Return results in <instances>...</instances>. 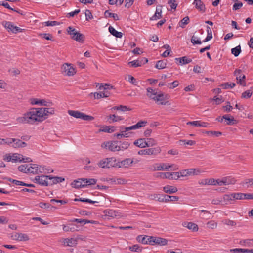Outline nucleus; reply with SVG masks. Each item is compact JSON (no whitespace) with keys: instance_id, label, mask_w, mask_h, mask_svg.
Instances as JSON below:
<instances>
[{"instance_id":"obj_1","label":"nucleus","mask_w":253,"mask_h":253,"mask_svg":"<svg viewBox=\"0 0 253 253\" xmlns=\"http://www.w3.org/2000/svg\"><path fill=\"white\" fill-rule=\"evenodd\" d=\"M54 113L53 108H41L33 109L30 111L25 113L23 116L16 119L20 123H29L33 124L35 122H42L51 114Z\"/></svg>"},{"instance_id":"obj_2","label":"nucleus","mask_w":253,"mask_h":253,"mask_svg":"<svg viewBox=\"0 0 253 253\" xmlns=\"http://www.w3.org/2000/svg\"><path fill=\"white\" fill-rule=\"evenodd\" d=\"M67 32L71 36L72 39L79 42H83L84 40V36L77 31L76 29L71 26H69L67 29Z\"/></svg>"},{"instance_id":"obj_3","label":"nucleus","mask_w":253,"mask_h":253,"mask_svg":"<svg viewBox=\"0 0 253 253\" xmlns=\"http://www.w3.org/2000/svg\"><path fill=\"white\" fill-rule=\"evenodd\" d=\"M119 143H121V141H110L104 142L101 144V147L111 152L119 151L120 149L119 146Z\"/></svg>"},{"instance_id":"obj_4","label":"nucleus","mask_w":253,"mask_h":253,"mask_svg":"<svg viewBox=\"0 0 253 253\" xmlns=\"http://www.w3.org/2000/svg\"><path fill=\"white\" fill-rule=\"evenodd\" d=\"M116 159L113 157L107 158L100 161L98 163L99 167L102 168H110L116 167Z\"/></svg>"},{"instance_id":"obj_5","label":"nucleus","mask_w":253,"mask_h":253,"mask_svg":"<svg viewBox=\"0 0 253 253\" xmlns=\"http://www.w3.org/2000/svg\"><path fill=\"white\" fill-rule=\"evenodd\" d=\"M68 114L76 118L81 119L84 121H92L94 118L90 115H86L84 113L76 110H68Z\"/></svg>"},{"instance_id":"obj_6","label":"nucleus","mask_w":253,"mask_h":253,"mask_svg":"<svg viewBox=\"0 0 253 253\" xmlns=\"http://www.w3.org/2000/svg\"><path fill=\"white\" fill-rule=\"evenodd\" d=\"M139 162V160L130 158H126L121 161H117L116 160V167L118 168H127L131 167L132 165L134 163L136 164Z\"/></svg>"},{"instance_id":"obj_7","label":"nucleus","mask_w":253,"mask_h":253,"mask_svg":"<svg viewBox=\"0 0 253 253\" xmlns=\"http://www.w3.org/2000/svg\"><path fill=\"white\" fill-rule=\"evenodd\" d=\"M161 151V148L159 147L155 148H151L143 150H141L138 151V154L140 155H157L160 153Z\"/></svg>"},{"instance_id":"obj_8","label":"nucleus","mask_w":253,"mask_h":253,"mask_svg":"<svg viewBox=\"0 0 253 253\" xmlns=\"http://www.w3.org/2000/svg\"><path fill=\"white\" fill-rule=\"evenodd\" d=\"M2 25L8 30L13 33H17L22 31V29L19 27L14 26V24L9 21H4L2 22Z\"/></svg>"},{"instance_id":"obj_9","label":"nucleus","mask_w":253,"mask_h":253,"mask_svg":"<svg viewBox=\"0 0 253 253\" xmlns=\"http://www.w3.org/2000/svg\"><path fill=\"white\" fill-rule=\"evenodd\" d=\"M50 175L36 176L34 179V182L43 186H47L50 185L47 180L49 179Z\"/></svg>"},{"instance_id":"obj_10","label":"nucleus","mask_w":253,"mask_h":253,"mask_svg":"<svg viewBox=\"0 0 253 253\" xmlns=\"http://www.w3.org/2000/svg\"><path fill=\"white\" fill-rule=\"evenodd\" d=\"M235 182V179L229 176L223 177L221 180H215V183H216V185H218L219 186L234 184Z\"/></svg>"},{"instance_id":"obj_11","label":"nucleus","mask_w":253,"mask_h":253,"mask_svg":"<svg viewBox=\"0 0 253 253\" xmlns=\"http://www.w3.org/2000/svg\"><path fill=\"white\" fill-rule=\"evenodd\" d=\"M62 69L65 74L68 76H73L76 73L75 69L72 66L71 64L65 63L63 65Z\"/></svg>"},{"instance_id":"obj_12","label":"nucleus","mask_w":253,"mask_h":253,"mask_svg":"<svg viewBox=\"0 0 253 253\" xmlns=\"http://www.w3.org/2000/svg\"><path fill=\"white\" fill-rule=\"evenodd\" d=\"M32 160L30 158L27 157L24 158L22 155L19 154L17 153H14L12 155L11 162H30Z\"/></svg>"},{"instance_id":"obj_13","label":"nucleus","mask_w":253,"mask_h":253,"mask_svg":"<svg viewBox=\"0 0 253 253\" xmlns=\"http://www.w3.org/2000/svg\"><path fill=\"white\" fill-rule=\"evenodd\" d=\"M11 238L13 240H16L20 241H26L29 239L27 234L17 232L13 233L11 235Z\"/></svg>"},{"instance_id":"obj_14","label":"nucleus","mask_w":253,"mask_h":253,"mask_svg":"<svg viewBox=\"0 0 253 253\" xmlns=\"http://www.w3.org/2000/svg\"><path fill=\"white\" fill-rule=\"evenodd\" d=\"M10 142V146L15 148L25 147L27 146V144L25 142H23L18 139L11 138Z\"/></svg>"},{"instance_id":"obj_15","label":"nucleus","mask_w":253,"mask_h":253,"mask_svg":"<svg viewBox=\"0 0 253 253\" xmlns=\"http://www.w3.org/2000/svg\"><path fill=\"white\" fill-rule=\"evenodd\" d=\"M146 124V121H140L135 125H132L130 126L124 127V129H125L126 131H130V130L139 129L140 128L145 126Z\"/></svg>"},{"instance_id":"obj_16","label":"nucleus","mask_w":253,"mask_h":253,"mask_svg":"<svg viewBox=\"0 0 253 253\" xmlns=\"http://www.w3.org/2000/svg\"><path fill=\"white\" fill-rule=\"evenodd\" d=\"M107 181L114 184H126L127 180L124 178L113 177L107 179Z\"/></svg>"},{"instance_id":"obj_17","label":"nucleus","mask_w":253,"mask_h":253,"mask_svg":"<svg viewBox=\"0 0 253 253\" xmlns=\"http://www.w3.org/2000/svg\"><path fill=\"white\" fill-rule=\"evenodd\" d=\"M193 4L195 5L196 8L201 12L204 13L205 12V5L201 0H194Z\"/></svg>"},{"instance_id":"obj_18","label":"nucleus","mask_w":253,"mask_h":253,"mask_svg":"<svg viewBox=\"0 0 253 253\" xmlns=\"http://www.w3.org/2000/svg\"><path fill=\"white\" fill-rule=\"evenodd\" d=\"M152 95L149 96V98L154 100L156 102L158 103L159 101H164L166 99H167V95H165L164 93H161L158 94L157 93L155 96H152Z\"/></svg>"},{"instance_id":"obj_19","label":"nucleus","mask_w":253,"mask_h":253,"mask_svg":"<svg viewBox=\"0 0 253 253\" xmlns=\"http://www.w3.org/2000/svg\"><path fill=\"white\" fill-rule=\"evenodd\" d=\"M187 125H192L195 126L196 127H206L208 126V123L201 122L200 121H195L192 122H188L187 123Z\"/></svg>"},{"instance_id":"obj_20","label":"nucleus","mask_w":253,"mask_h":253,"mask_svg":"<svg viewBox=\"0 0 253 253\" xmlns=\"http://www.w3.org/2000/svg\"><path fill=\"white\" fill-rule=\"evenodd\" d=\"M162 18V6L156 7V11L153 16L150 18V20H156Z\"/></svg>"},{"instance_id":"obj_21","label":"nucleus","mask_w":253,"mask_h":253,"mask_svg":"<svg viewBox=\"0 0 253 253\" xmlns=\"http://www.w3.org/2000/svg\"><path fill=\"white\" fill-rule=\"evenodd\" d=\"M241 70L237 69L234 71V75L236 77L237 83H239L241 84H242V81H244L245 79V75L241 74Z\"/></svg>"},{"instance_id":"obj_22","label":"nucleus","mask_w":253,"mask_h":253,"mask_svg":"<svg viewBox=\"0 0 253 253\" xmlns=\"http://www.w3.org/2000/svg\"><path fill=\"white\" fill-rule=\"evenodd\" d=\"M134 145L139 148H143L147 147L146 140L145 138H140L135 140Z\"/></svg>"},{"instance_id":"obj_23","label":"nucleus","mask_w":253,"mask_h":253,"mask_svg":"<svg viewBox=\"0 0 253 253\" xmlns=\"http://www.w3.org/2000/svg\"><path fill=\"white\" fill-rule=\"evenodd\" d=\"M199 184L200 185H216V183H215V179L213 178L210 179H202L201 181H199Z\"/></svg>"},{"instance_id":"obj_24","label":"nucleus","mask_w":253,"mask_h":253,"mask_svg":"<svg viewBox=\"0 0 253 253\" xmlns=\"http://www.w3.org/2000/svg\"><path fill=\"white\" fill-rule=\"evenodd\" d=\"M223 119H225L227 121L226 124L228 125H232L237 123V121L234 119L233 117H229V115H224L222 116L221 119V121H223Z\"/></svg>"},{"instance_id":"obj_25","label":"nucleus","mask_w":253,"mask_h":253,"mask_svg":"<svg viewBox=\"0 0 253 253\" xmlns=\"http://www.w3.org/2000/svg\"><path fill=\"white\" fill-rule=\"evenodd\" d=\"M163 190L167 193L171 194L176 193L178 190L175 187L170 185H167L163 187Z\"/></svg>"},{"instance_id":"obj_26","label":"nucleus","mask_w":253,"mask_h":253,"mask_svg":"<svg viewBox=\"0 0 253 253\" xmlns=\"http://www.w3.org/2000/svg\"><path fill=\"white\" fill-rule=\"evenodd\" d=\"M168 241L166 239L154 237V244L160 246H165L167 244Z\"/></svg>"},{"instance_id":"obj_27","label":"nucleus","mask_w":253,"mask_h":253,"mask_svg":"<svg viewBox=\"0 0 253 253\" xmlns=\"http://www.w3.org/2000/svg\"><path fill=\"white\" fill-rule=\"evenodd\" d=\"M49 180H52V182L49 183L50 185H53L55 184H57L58 183H61L63 182L65 180L64 178L62 177H58V176H52L50 175Z\"/></svg>"},{"instance_id":"obj_28","label":"nucleus","mask_w":253,"mask_h":253,"mask_svg":"<svg viewBox=\"0 0 253 253\" xmlns=\"http://www.w3.org/2000/svg\"><path fill=\"white\" fill-rule=\"evenodd\" d=\"M63 243L65 246L73 247L77 244V240L74 238H66L64 239Z\"/></svg>"},{"instance_id":"obj_29","label":"nucleus","mask_w":253,"mask_h":253,"mask_svg":"<svg viewBox=\"0 0 253 253\" xmlns=\"http://www.w3.org/2000/svg\"><path fill=\"white\" fill-rule=\"evenodd\" d=\"M183 225L193 231H197L198 230L197 225L192 222H184Z\"/></svg>"},{"instance_id":"obj_30","label":"nucleus","mask_w":253,"mask_h":253,"mask_svg":"<svg viewBox=\"0 0 253 253\" xmlns=\"http://www.w3.org/2000/svg\"><path fill=\"white\" fill-rule=\"evenodd\" d=\"M38 165L30 164L28 165V172L33 173V174H38Z\"/></svg>"},{"instance_id":"obj_31","label":"nucleus","mask_w":253,"mask_h":253,"mask_svg":"<svg viewBox=\"0 0 253 253\" xmlns=\"http://www.w3.org/2000/svg\"><path fill=\"white\" fill-rule=\"evenodd\" d=\"M109 31L112 35L117 38H121L123 36V33L122 32L116 31L112 26L109 27Z\"/></svg>"},{"instance_id":"obj_32","label":"nucleus","mask_w":253,"mask_h":253,"mask_svg":"<svg viewBox=\"0 0 253 253\" xmlns=\"http://www.w3.org/2000/svg\"><path fill=\"white\" fill-rule=\"evenodd\" d=\"M104 213L106 216L114 218L117 215V212L114 210L112 209H107L104 211Z\"/></svg>"},{"instance_id":"obj_33","label":"nucleus","mask_w":253,"mask_h":253,"mask_svg":"<svg viewBox=\"0 0 253 253\" xmlns=\"http://www.w3.org/2000/svg\"><path fill=\"white\" fill-rule=\"evenodd\" d=\"M157 169L158 171L168 170L169 169V163H157Z\"/></svg>"},{"instance_id":"obj_34","label":"nucleus","mask_w":253,"mask_h":253,"mask_svg":"<svg viewBox=\"0 0 253 253\" xmlns=\"http://www.w3.org/2000/svg\"><path fill=\"white\" fill-rule=\"evenodd\" d=\"M175 60L176 61H179V64L181 65L188 64L192 62V60L191 59L187 58L186 56H183L180 58H176Z\"/></svg>"},{"instance_id":"obj_35","label":"nucleus","mask_w":253,"mask_h":253,"mask_svg":"<svg viewBox=\"0 0 253 253\" xmlns=\"http://www.w3.org/2000/svg\"><path fill=\"white\" fill-rule=\"evenodd\" d=\"M124 118L121 116H116L115 114L110 115L108 116V120L109 121V122L112 123V122H118L119 121L123 120Z\"/></svg>"},{"instance_id":"obj_36","label":"nucleus","mask_w":253,"mask_h":253,"mask_svg":"<svg viewBox=\"0 0 253 253\" xmlns=\"http://www.w3.org/2000/svg\"><path fill=\"white\" fill-rule=\"evenodd\" d=\"M240 244L243 246L252 247L253 246V239L241 240L240 242Z\"/></svg>"},{"instance_id":"obj_37","label":"nucleus","mask_w":253,"mask_h":253,"mask_svg":"<svg viewBox=\"0 0 253 253\" xmlns=\"http://www.w3.org/2000/svg\"><path fill=\"white\" fill-rule=\"evenodd\" d=\"M222 202H224L225 204L230 203V202L232 200H234L233 193L231 194H225L223 195L222 198Z\"/></svg>"},{"instance_id":"obj_38","label":"nucleus","mask_w":253,"mask_h":253,"mask_svg":"<svg viewBox=\"0 0 253 253\" xmlns=\"http://www.w3.org/2000/svg\"><path fill=\"white\" fill-rule=\"evenodd\" d=\"M39 206L40 208L45 209L52 210L56 208L55 207L52 206L48 203L40 202L39 204Z\"/></svg>"},{"instance_id":"obj_39","label":"nucleus","mask_w":253,"mask_h":253,"mask_svg":"<svg viewBox=\"0 0 253 253\" xmlns=\"http://www.w3.org/2000/svg\"><path fill=\"white\" fill-rule=\"evenodd\" d=\"M206 31L207 33V36L206 38L203 40V42H207L212 38V31L209 26H207Z\"/></svg>"},{"instance_id":"obj_40","label":"nucleus","mask_w":253,"mask_h":253,"mask_svg":"<svg viewBox=\"0 0 253 253\" xmlns=\"http://www.w3.org/2000/svg\"><path fill=\"white\" fill-rule=\"evenodd\" d=\"M105 17L107 18L109 17H112L115 20H119V18L118 15L116 13H112L109 10H106L104 12Z\"/></svg>"},{"instance_id":"obj_41","label":"nucleus","mask_w":253,"mask_h":253,"mask_svg":"<svg viewBox=\"0 0 253 253\" xmlns=\"http://www.w3.org/2000/svg\"><path fill=\"white\" fill-rule=\"evenodd\" d=\"M166 65L165 60H159L157 62L155 67L158 69H163L166 68Z\"/></svg>"},{"instance_id":"obj_42","label":"nucleus","mask_w":253,"mask_h":253,"mask_svg":"<svg viewBox=\"0 0 253 253\" xmlns=\"http://www.w3.org/2000/svg\"><path fill=\"white\" fill-rule=\"evenodd\" d=\"M245 193H233L234 200L245 199Z\"/></svg>"},{"instance_id":"obj_43","label":"nucleus","mask_w":253,"mask_h":253,"mask_svg":"<svg viewBox=\"0 0 253 253\" xmlns=\"http://www.w3.org/2000/svg\"><path fill=\"white\" fill-rule=\"evenodd\" d=\"M188 175H197L200 173L201 171L198 169H187Z\"/></svg>"},{"instance_id":"obj_44","label":"nucleus","mask_w":253,"mask_h":253,"mask_svg":"<svg viewBox=\"0 0 253 253\" xmlns=\"http://www.w3.org/2000/svg\"><path fill=\"white\" fill-rule=\"evenodd\" d=\"M179 200V197L175 196H169L168 195H165V202H168L169 201L174 202L176 201H178Z\"/></svg>"},{"instance_id":"obj_45","label":"nucleus","mask_w":253,"mask_h":253,"mask_svg":"<svg viewBox=\"0 0 253 253\" xmlns=\"http://www.w3.org/2000/svg\"><path fill=\"white\" fill-rule=\"evenodd\" d=\"M63 230L65 232H75L78 231V230L76 229L75 226L73 225H71V226L63 225Z\"/></svg>"},{"instance_id":"obj_46","label":"nucleus","mask_w":253,"mask_h":253,"mask_svg":"<svg viewBox=\"0 0 253 253\" xmlns=\"http://www.w3.org/2000/svg\"><path fill=\"white\" fill-rule=\"evenodd\" d=\"M230 252L237 253L240 252L242 253H250V249H242V248H235L230 250Z\"/></svg>"},{"instance_id":"obj_47","label":"nucleus","mask_w":253,"mask_h":253,"mask_svg":"<svg viewBox=\"0 0 253 253\" xmlns=\"http://www.w3.org/2000/svg\"><path fill=\"white\" fill-rule=\"evenodd\" d=\"M75 201H81L83 202H86L90 204H94V203H98V202L97 201H92L89 199L87 198H75L74 199Z\"/></svg>"},{"instance_id":"obj_48","label":"nucleus","mask_w":253,"mask_h":253,"mask_svg":"<svg viewBox=\"0 0 253 253\" xmlns=\"http://www.w3.org/2000/svg\"><path fill=\"white\" fill-rule=\"evenodd\" d=\"M241 52V49L240 45L237 46L236 47L231 49V53L235 57H237Z\"/></svg>"},{"instance_id":"obj_49","label":"nucleus","mask_w":253,"mask_h":253,"mask_svg":"<svg viewBox=\"0 0 253 253\" xmlns=\"http://www.w3.org/2000/svg\"><path fill=\"white\" fill-rule=\"evenodd\" d=\"M130 145V144L127 141H124L123 142L119 143V146L120 147V151H124Z\"/></svg>"},{"instance_id":"obj_50","label":"nucleus","mask_w":253,"mask_h":253,"mask_svg":"<svg viewBox=\"0 0 253 253\" xmlns=\"http://www.w3.org/2000/svg\"><path fill=\"white\" fill-rule=\"evenodd\" d=\"M157 177L161 178L163 179H169L170 178V173L169 172H159L157 174Z\"/></svg>"},{"instance_id":"obj_51","label":"nucleus","mask_w":253,"mask_h":253,"mask_svg":"<svg viewBox=\"0 0 253 253\" xmlns=\"http://www.w3.org/2000/svg\"><path fill=\"white\" fill-rule=\"evenodd\" d=\"M207 226L209 228L214 229L216 228L217 226V222L214 220H211L207 222Z\"/></svg>"},{"instance_id":"obj_52","label":"nucleus","mask_w":253,"mask_h":253,"mask_svg":"<svg viewBox=\"0 0 253 253\" xmlns=\"http://www.w3.org/2000/svg\"><path fill=\"white\" fill-rule=\"evenodd\" d=\"M112 109L114 110H120L123 112L126 111H130L131 110V109L129 108H127L126 106H123V105H120L118 106H115L113 107Z\"/></svg>"},{"instance_id":"obj_53","label":"nucleus","mask_w":253,"mask_h":253,"mask_svg":"<svg viewBox=\"0 0 253 253\" xmlns=\"http://www.w3.org/2000/svg\"><path fill=\"white\" fill-rule=\"evenodd\" d=\"M82 183L81 182L80 179H78V180H74L73 182L72 183L71 185L72 187L79 189L80 188H82L83 185H82Z\"/></svg>"},{"instance_id":"obj_54","label":"nucleus","mask_w":253,"mask_h":253,"mask_svg":"<svg viewBox=\"0 0 253 253\" xmlns=\"http://www.w3.org/2000/svg\"><path fill=\"white\" fill-rule=\"evenodd\" d=\"M113 88V86L108 84H101L99 86V89L101 90H110V89Z\"/></svg>"},{"instance_id":"obj_55","label":"nucleus","mask_w":253,"mask_h":253,"mask_svg":"<svg viewBox=\"0 0 253 253\" xmlns=\"http://www.w3.org/2000/svg\"><path fill=\"white\" fill-rule=\"evenodd\" d=\"M129 249L132 252H140L142 251V247L137 244L129 247Z\"/></svg>"},{"instance_id":"obj_56","label":"nucleus","mask_w":253,"mask_h":253,"mask_svg":"<svg viewBox=\"0 0 253 253\" xmlns=\"http://www.w3.org/2000/svg\"><path fill=\"white\" fill-rule=\"evenodd\" d=\"M191 42L194 44H201L202 43V42L200 40V39L195 35H193L191 39Z\"/></svg>"},{"instance_id":"obj_57","label":"nucleus","mask_w":253,"mask_h":253,"mask_svg":"<svg viewBox=\"0 0 253 253\" xmlns=\"http://www.w3.org/2000/svg\"><path fill=\"white\" fill-rule=\"evenodd\" d=\"M124 127H125L124 126H121V132L122 133V135H123V137H128L130 136V134H131V132L126 131L125 129H124Z\"/></svg>"},{"instance_id":"obj_58","label":"nucleus","mask_w":253,"mask_h":253,"mask_svg":"<svg viewBox=\"0 0 253 253\" xmlns=\"http://www.w3.org/2000/svg\"><path fill=\"white\" fill-rule=\"evenodd\" d=\"M252 93H253V92L251 90H250V89L247 90L242 93L241 97H242V98L248 99L251 97Z\"/></svg>"},{"instance_id":"obj_59","label":"nucleus","mask_w":253,"mask_h":253,"mask_svg":"<svg viewBox=\"0 0 253 253\" xmlns=\"http://www.w3.org/2000/svg\"><path fill=\"white\" fill-rule=\"evenodd\" d=\"M189 21V18L188 16L184 17L180 22L179 26L184 28V26L187 25Z\"/></svg>"},{"instance_id":"obj_60","label":"nucleus","mask_w":253,"mask_h":253,"mask_svg":"<svg viewBox=\"0 0 253 253\" xmlns=\"http://www.w3.org/2000/svg\"><path fill=\"white\" fill-rule=\"evenodd\" d=\"M28 164H24L19 166L18 168V169L24 173H28Z\"/></svg>"},{"instance_id":"obj_61","label":"nucleus","mask_w":253,"mask_h":253,"mask_svg":"<svg viewBox=\"0 0 253 253\" xmlns=\"http://www.w3.org/2000/svg\"><path fill=\"white\" fill-rule=\"evenodd\" d=\"M147 236H143V235H139L137 237V240L143 244H147L146 241Z\"/></svg>"},{"instance_id":"obj_62","label":"nucleus","mask_w":253,"mask_h":253,"mask_svg":"<svg viewBox=\"0 0 253 253\" xmlns=\"http://www.w3.org/2000/svg\"><path fill=\"white\" fill-rule=\"evenodd\" d=\"M11 138H6L5 139H1L0 138V145L7 144L8 145H11Z\"/></svg>"},{"instance_id":"obj_63","label":"nucleus","mask_w":253,"mask_h":253,"mask_svg":"<svg viewBox=\"0 0 253 253\" xmlns=\"http://www.w3.org/2000/svg\"><path fill=\"white\" fill-rule=\"evenodd\" d=\"M222 222L223 223V224L227 225L228 226H234L236 225V223L235 221L229 219H226L223 220Z\"/></svg>"},{"instance_id":"obj_64","label":"nucleus","mask_w":253,"mask_h":253,"mask_svg":"<svg viewBox=\"0 0 253 253\" xmlns=\"http://www.w3.org/2000/svg\"><path fill=\"white\" fill-rule=\"evenodd\" d=\"M242 184L243 186H247V187H249L250 186L253 185V179H248L243 182Z\"/></svg>"}]
</instances>
